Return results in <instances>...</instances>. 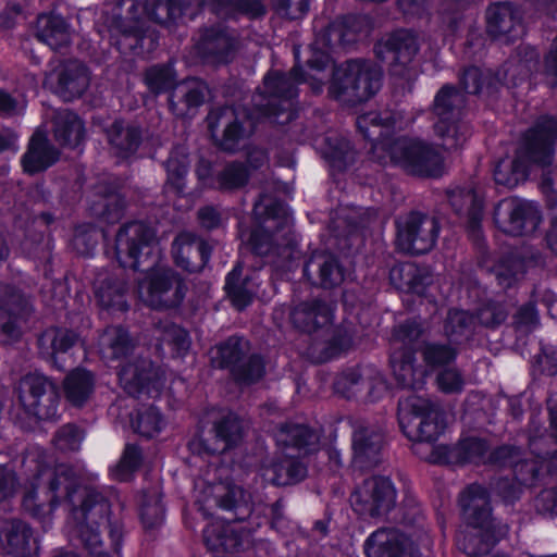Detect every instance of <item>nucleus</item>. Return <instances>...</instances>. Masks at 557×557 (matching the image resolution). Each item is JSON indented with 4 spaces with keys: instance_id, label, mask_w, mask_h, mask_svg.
I'll list each match as a JSON object with an SVG mask.
<instances>
[{
    "instance_id": "obj_7",
    "label": "nucleus",
    "mask_w": 557,
    "mask_h": 557,
    "mask_svg": "<svg viewBox=\"0 0 557 557\" xmlns=\"http://www.w3.org/2000/svg\"><path fill=\"white\" fill-rule=\"evenodd\" d=\"M370 20L366 15H348L333 22L317 35L308 61L311 69L321 71L331 61L330 51L336 45H349L370 33Z\"/></svg>"
},
{
    "instance_id": "obj_15",
    "label": "nucleus",
    "mask_w": 557,
    "mask_h": 557,
    "mask_svg": "<svg viewBox=\"0 0 557 557\" xmlns=\"http://www.w3.org/2000/svg\"><path fill=\"white\" fill-rule=\"evenodd\" d=\"M18 400L26 413L41 420L57 413L58 394L51 381L42 374L24 376L18 385Z\"/></svg>"
},
{
    "instance_id": "obj_40",
    "label": "nucleus",
    "mask_w": 557,
    "mask_h": 557,
    "mask_svg": "<svg viewBox=\"0 0 557 557\" xmlns=\"http://www.w3.org/2000/svg\"><path fill=\"white\" fill-rule=\"evenodd\" d=\"M313 269L318 272V283L324 288L335 287L344 281V270L333 256L324 255L312 258L306 265L305 273L309 274Z\"/></svg>"
},
{
    "instance_id": "obj_60",
    "label": "nucleus",
    "mask_w": 557,
    "mask_h": 557,
    "mask_svg": "<svg viewBox=\"0 0 557 557\" xmlns=\"http://www.w3.org/2000/svg\"><path fill=\"white\" fill-rule=\"evenodd\" d=\"M248 180L246 169L240 164H230L219 174L218 182L223 189L243 186Z\"/></svg>"
},
{
    "instance_id": "obj_38",
    "label": "nucleus",
    "mask_w": 557,
    "mask_h": 557,
    "mask_svg": "<svg viewBox=\"0 0 557 557\" xmlns=\"http://www.w3.org/2000/svg\"><path fill=\"white\" fill-rule=\"evenodd\" d=\"M277 445L299 453L313 450L319 443V434L305 425H287L276 433Z\"/></svg>"
},
{
    "instance_id": "obj_45",
    "label": "nucleus",
    "mask_w": 557,
    "mask_h": 557,
    "mask_svg": "<svg viewBox=\"0 0 557 557\" xmlns=\"http://www.w3.org/2000/svg\"><path fill=\"white\" fill-rule=\"evenodd\" d=\"M206 545L211 550H234L240 545L235 530L221 520H213L203 530Z\"/></svg>"
},
{
    "instance_id": "obj_61",
    "label": "nucleus",
    "mask_w": 557,
    "mask_h": 557,
    "mask_svg": "<svg viewBox=\"0 0 557 557\" xmlns=\"http://www.w3.org/2000/svg\"><path fill=\"white\" fill-rule=\"evenodd\" d=\"M487 450V445L479 438L463 440L458 446V456L463 461L478 462L483 459Z\"/></svg>"
},
{
    "instance_id": "obj_32",
    "label": "nucleus",
    "mask_w": 557,
    "mask_h": 557,
    "mask_svg": "<svg viewBox=\"0 0 557 557\" xmlns=\"http://www.w3.org/2000/svg\"><path fill=\"white\" fill-rule=\"evenodd\" d=\"M38 342L42 356L59 367V358L78 342V335L66 329L52 327L45 331Z\"/></svg>"
},
{
    "instance_id": "obj_18",
    "label": "nucleus",
    "mask_w": 557,
    "mask_h": 557,
    "mask_svg": "<svg viewBox=\"0 0 557 557\" xmlns=\"http://www.w3.org/2000/svg\"><path fill=\"white\" fill-rule=\"evenodd\" d=\"M335 389L347 398L361 396L370 401H376L387 393L388 387L376 368L364 366L348 370L338 376Z\"/></svg>"
},
{
    "instance_id": "obj_57",
    "label": "nucleus",
    "mask_w": 557,
    "mask_h": 557,
    "mask_svg": "<svg viewBox=\"0 0 557 557\" xmlns=\"http://www.w3.org/2000/svg\"><path fill=\"white\" fill-rule=\"evenodd\" d=\"M421 335L420 324L408 321L397 326L393 335L394 350L408 349L406 346L413 344Z\"/></svg>"
},
{
    "instance_id": "obj_51",
    "label": "nucleus",
    "mask_w": 557,
    "mask_h": 557,
    "mask_svg": "<svg viewBox=\"0 0 557 557\" xmlns=\"http://www.w3.org/2000/svg\"><path fill=\"white\" fill-rule=\"evenodd\" d=\"M475 325V318L463 310H450L445 322V333L448 337L458 341L468 337Z\"/></svg>"
},
{
    "instance_id": "obj_42",
    "label": "nucleus",
    "mask_w": 557,
    "mask_h": 557,
    "mask_svg": "<svg viewBox=\"0 0 557 557\" xmlns=\"http://www.w3.org/2000/svg\"><path fill=\"white\" fill-rule=\"evenodd\" d=\"M54 137L61 145L78 146L84 137L83 122L73 112H58L54 121Z\"/></svg>"
},
{
    "instance_id": "obj_13",
    "label": "nucleus",
    "mask_w": 557,
    "mask_h": 557,
    "mask_svg": "<svg viewBox=\"0 0 557 557\" xmlns=\"http://www.w3.org/2000/svg\"><path fill=\"white\" fill-rule=\"evenodd\" d=\"M397 244L409 253L430 251L437 239L440 226L434 218L419 212H410L396 220Z\"/></svg>"
},
{
    "instance_id": "obj_58",
    "label": "nucleus",
    "mask_w": 557,
    "mask_h": 557,
    "mask_svg": "<svg viewBox=\"0 0 557 557\" xmlns=\"http://www.w3.org/2000/svg\"><path fill=\"white\" fill-rule=\"evenodd\" d=\"M436 385L445 394H457L462 392L465 379L457 369L448 368L438 372Z\"/></svg>"
},
{
    "instance_id": "obj_41",
    "label": "nucleus",
    "mask_w": 557,
    "mask_h": 557,
    "mask_svg": "<svg viewBox=\"0 0 557 557\" xmlns=\"http://www.w3.org/2000/svg\"><path fill=\"white\" fill-rule=\"evenodd\" d=\"M319 149L332 166L338 170L346 168L355 159L349 141L335 134L325 136L319 143Z\"/></svg>"
},
{
    "instance_id": "obj_10",
    "label": "nucleus",
    "mask_w": 557,
    "mask_h": 557,
    "mask_svg": "<svg viewBox=\"0 0 557 557\" xmlns=\"http://www.w3.org/2000/svg\"><path fill=\"white\" fill-rule=\"evenodd\" d=\"M185 285L170 268L157 265L138 281V296L152 308H170L180 305L185 296Z\"/></svg>"
},
{
    "instance_id": "obj_27",
    "label": "nucleus",
    "mask_w": 557,
    "mask_h": 557,
    "mask_svg": "<svg viewBox=\"0 0 557 557\" xmlns=\"http://www.w3.org/2000/svg\"><path fill=\"white\" fill-rule=\"evenodd\" d=\"M293 324L304 332H314L332 322L333 308L314 300L298 305L292 312Z\"/></svg>"
},
{
    "instance_id": "obj_19",
    "label": "nucleus",
    "mask_w": 557,
    "mask_h": 557,
    "mask_svg": "<svg viewBox=\"0 0 557 557\" xmlns=\"http://www.w3.org/2000/svg\"><path fill=\"white\" fill-rule=\"evenodd\" d=\"M46 84L65 101L79 97L89 85V74L85 65L70 61L51 72Z\"/></svg>"
},
{
    "instance_id": "obj_59",
    "label": "nucleus",
    "mask_w": 557,
    "mask_h": 557,
    "mask_svg": "<svg viewBox=\"0 0 557 557\" xmlns=\"http://www.w3.org/2000/svg\"><path fill=\"white\" fill-rule=\"evenodd\" d=\"M423 356L429 366L440 367L453 361L456 351L449 345L429 344L424 347Z\"/></svg>"
},
{
    "instance_id": "obj_1",
    "label": "nucleus",
    "mask_w": 557,
    "mask_h": 557,
    "mask_svg": "<svg viewBox=\"0 0 557 557\" xmlns=\"http://www.w3.org/2000/svg\"><path fill=\"white\" fill-rule=\"evenodd\" d=\"M47 479L49 484L41 493L49 496L48 503L39 499L36 491H28L23 498V507L33 517L45 520L60 499L65 498L73 505L69 519L70 532L77 536L84 547L94 557H111L103 549L99 528L109 522L110 504L98 492L81 488L73 470L58 466L54 471H41L37 480Z\"/></svg>"
},
{
    "instance_id": "obj_9",
    "label": "nucleus",
    "mask_w": 557,
    "mask_h": 557,
    "mask_svg": "<svg viewBox=\"0 0 557 557\" xmlns=\"http://www.w3.org/2000/svg\"><path fill=\"white\" fill-rule=\"evenodd\" d=\"M305 79L299 66H294L288 75L280 73H270L264 77L263 89L255 99V104L259 113L267 117H278L281 113L286 112L287 116L283 121H289L292 114V99L297 96V85Z\"/></svg>"
},
{
    "instance_id": "obj_62",
    "label": "nucleus",
    "mask_w": 557,
    "mask_h": 557,
    "mask_svg": "<svg viewBox=\"0 0 557 557\" xmlns=\"http://www.w3.org/2000/svg\"><path fill=\"white\" fill-rule=\"evenodd\" d=\"M380 125L384 126H401L398 120L394 116L385 115L382 116L375 112H369L358 117L357 126L358 129L364 134L366 137H370L368 133L369 126L379 127Z\"/></svg>"
},
{
    "instance_id": "obj_55",
    "label": "nucleus",
    "mask_w": 557,
    "mask_h": 557,
    "mask_svg": "<svg viewBox=\"0 0 557 557\" xmlns=\"http://www.w3.org/2000/svg\"><path fill=\"white\" fill-rule=\"evenodd\" d=\"M160 339L162 344L170 346L176 356H183L190 346L186 331L175 324L165 325Z\"/></svg>"
},
{
    "instance_id": "obj_37",
    "label": "nucleus",
    "mask_w": 557,
    "mask_h": 557,
    "mask_svg": "<svg viewBox=\"0 0 557 557\" xmlns=\"http://www.w3.org/2000/svg\"><path fill=\"white\" fill-rule=\"evenodd\" d=\"M214 444L206 445L210 454L222 453L236 445L243 436V426L238 417L231 412L222 417L214 425Z\"/></svg>"
},
{
    "instance_id": "obj_25",
    "label": "nucleus",
    "mask_w": 557,
    "mask_h": 557,
    "mask_svg": "<svg viewBox=\"0 0 557 557\" xmlns=\"http://www.w3.org/2000/svg\"><path fill=\"white\" fill-rule=\"evenodd\" d=\"M411 349L394 350L391 356L393 374L398 384L405 388H418L423 385L426 370L416 366Z\"/></svg>"
},
{
    "instance_id": "obj_48",
    "label": "nucleus",
    "mask_w": 557,
    "mask_h": 557,
    "mask_svg": "<svg viewBox=\"0 0 557 557\" xmlns=\"http://www.w3.org/2000/svg\"><path fill=\"white\" fill-rule=\"evenodd\" d=\"M145 11L150 18L163 25L175 23L183 15L180 0H147Z\"/></svg>"
},
{
    "instance_id": "obj_20",
    "label": "nucleus",
    "mask_w": 557,
    "mask_h": 557,
    "mask_svg": "<svg viewBox=\"0 0 557 557\" xmlns=\"http://www.w3.org/2000/svg\"><path fill=\"white\" fill-rule=\"evenodd\" d=\"M119 377L123 388L133 396L158 393L162 386L159 370L147 359L128 362L120 370Z\"/></svg>"
},
{
    "instance_id": "obj_6",
    "label": "nucleus",
    "mask_w": 557,
    "mask_h": 557,
    "mask_svg": "<svg viewBox=\"0 0 557 557\" xmlns=\"http://www.w3.org/2000/svg\"><path fill=\"white\" fill-rule=\"evenodd\" d=\"M398 419L404 434L414 442H434L446 428L445 412L423 397L411 395L399 401Z\"/></svg>"
},
{
    "instance_id": "obj_16",
    "label": "nucleus",
    "mask_w": 557,
    "mask_h": 557,
    "mask_svg": "<svg viewBox=\"0 0 557 557\" xmlns=\"http://www.w3.org/2000/svg\"><path fill=\"white\" fill-rule=\"evenodd\" d=\"M246 341L239 337H231L213 350V360L219 367H232V373L236 381L243 384H251L260 380L264 373V364L260 357L253 356L243 361L246 349Z\"/></svg>"
},
{
    "instance_id": "obj_49",
    "label": "nucleus",
    "mask_w": 557,
    "mask_h": 557,
    "mask_svg": "<svg viewBox=\"0 0 557 557\" xmlns=\"http://www.w3.org/2000/svg\"><path fill=\"white\" fill-rule=\"evenodd\" d=\"M5 305L10 306V309H0V326L10 338H16L21 333L22 312L26 310L27 304L20 296L13 295Z\"/></svg>"
},
{
    "instance_id": "obj_17",
    "label": "nucleus",
    "mask_w": 557,
    "mask_h": 557,
    "mask_svg": "<svg viewBox=\"0 0 557 557\" xmlns=\"http://www.w3.org/2000/svg\"><path fill=\"white\" fill-rule=\"evenodd\" d=\"M396 493L386 478H370L351 495L354 510L361 516L376 517L388 512L395 505Z\"/></svg>"
},
{
    "instance_id": "obj_3",
    "label": "nucleus",
    "mask_w": 557,
    "mask_h": 557,
    "mask_svg": "<svg viewBox=\"0 0 557 557\" xmlns=\"http://www.w3.org/2000/svg\"><path fill=\"white\" fill-rule=\"evenodd\" d=\"M463 517L475 532L457 535L458 546L471 557H480L507 533V525L495 524L491 519L490 500L481 485H470L460 497Z\"/></svg>"
},
{
    "instance_id": "obj_24",
    "label": "nucleus",
    "mask_w": 557,
    "mask_h": 557,
    "mask_svg": "<svg viewBox=\"0 0 557 557\" xmlns=\"http://www.w3.org/2000/svg\"><path fill=\"white\" fill-rule=\"evenodd\" d=\"M202 494L197 498V503L205 517L209 516L207 509H210L212 505L231 510L246 504L245 492L239 486L230 483L210 484L203 488Z\"/></svg>"
},
{
    "instance_id": "obj_35",
    "label": "nucleus",
    "mask_w": 557,
    "mask_h": 557,
    "mask_svg": "<svg viewBox=\"0 0 557 557\" xmlns=\"http://www.w3.org/2000/svg\"><path fill=\"white\" fill-rule=\"evenodd\" d=\"M383 443L382 430L374 424L359 422L352 434V448L356 459H368L375 456Z\"/></svg>"
},
{
    "instance_id": "obj_30",
    "label": "nucleus",
    "mask_w": 557,
    "mask_h": 557,
    "mask_svg": "<svg viewBox=\"0 0 557 557\" xmlns=\"http://www.w3.org/2000/svg\"><path fill=\"white\" fill-rule=\"evenodd\" d=\"M58 159V151L49 144L47 137L36 132L29 141L28 149L22 159L26 173L41 172L52 165Z\"/></svg>"
},
{
    "instance_id": "obj_5",
    "label": "nucleus",
    "mask_w": 557,
    "mask_h": 557,
    "mask_svg": "<svg viewBox=\"0 0 557 557\" xmlns=\"http://www.w3.org/2000/svg\"><path fill=\"white\" fill-rule=\"evenodd\" d=\"M380 88V69L366 61L351 60L334 70L329 92L343 102L356 103L370 99Z\"/></svg>"
},
{
    "instance_id": "obj_29",
    "label": "nucleus",
    "mask_w": 557,
    "mask_h": 557,
    "mask_svg": "<svg viewBox=\"0 0 557 557\" xmlns=\"http://www.w3.org/2000/svg\"><path fill=\"white\" fill-rule=\"evenodd\" d=\"M0 539L5 542L8 553L16 557H26L37 550L29 528L18 520L1 522Z\"/></svg>"
},
{
    "instance_id": "obj_8",
    "label": "nucleus",
    "mask_w": 557,
    "mask_h": 557,
    "mask_svg": "<svg viewBox=\"0 0 557 557\" xmlns=\"http://www.w3.org/2000/svg\"><path fill=\"white\" fill-rule=\"evenodd\" d=\"M419 50L418 37L409 30H397L375 47L376 55L391 64L395 85L410 90L414 70L410 66Z\"/></svg>"
},
{
    "instance_id": "obj_2",
    "label": "nucleus",
    "mask_w": 557,
    "mask_h": 557,
    "mask_svg": "<svg viewBox=\"0 0 557 557\" xmlns=\"http://www.w3.org/2000/svg\"><path fill=\"white\" fill-rule=\"evenodd\" d=\"M556 139L557 121L540 119L521 138L516 154L497 163L494 171L496 184L512 188L527 178L531 164H550Z\"/></svg>"
},
{
    "instance_id": "obj_26",
    "label": "nucleus",
    "mask_w": 557,
    "mask_h": 557,
    "mask_svg": "<svg viewBox=\"0 0 557 557\" xmlns=\"http://www.w3.org/2000/svg\"><path fill=\"white\" fill-rule=\"evenodd\" d=\"M298 457L299 455L284 453L277 461L262 469L263 480L274 485H288L301 481L307 474V469Z\"/></svg>"
},
{
    "instance_id": "obj_39",
    "label": "nucleus",
    "mask_w": 557,
    "mask_h": 557,
    "mask_svg": "<svg viewBox=\"0 0 557 557\" xmlns=\"http://www.w3.org/2000/svg\"><path fill=\"white\" fill-rule=\"evenodd\" d=\"M99 352L107 361L119 360L131 349L127 332L121 326H109L99 336Z\"/></svg>"
},
{
    "instance_id": "obj_34",
    "label": "nucleus",
    "mask_w": 557,
    "mask_h": 557,
    "mask_svg": "<svg viewBox=\"0 0 557 557\" xmlns=\"http://www.w3.org/2000/svg\"><path fill=\"white\" fill-rule=\"evenodd\" d=\"M36 35L40 41L53 50L69 45L71 40L69 25L63 17L54 14H41L38 16Z\"/></svg>"
},
{
    "instance_id": "obj_23",
    "label": "nucleus",
    "mask_w": 557,
    "mask_h": 557,
    "mask_svg": "<svg viewBox=\"0 0 557 557\" xmlns=\"http://www.w3.org/2000/svg\"><path fill=\"white\" fill-rule=\"evenodd\" d=\"M173 256L178 267L189 271L203 268L210 257V247L190 234H181L173 243Z\"/></svg>"
},
{
    "instance_id": "obj_36",
    "label": "nucleus",
    "mask_w": 557,
    "mask_h": 557,
    "mask_svg": "<svg viewBox=\"0 0 557 557\" xmlns=\"http://www.w3.org/2000/svg\"><path fill=\"white\" fill-rule=\"evenodd\" d=\"M125 284L113 277L100 274L95 282V295L98 304L106 309L113 311H125Z\"/></svg>"
},
{
    "instance_id": "obj_11",
    "label": "nucleus",
    "mask_w": 557,
    "mask_h": 557,
    "mask_svg": "<svg viewBox=\"0 0 557 557\" xmlns=\"http://www.w3.org/2000/svg\"><path fill=\"white\" fill-rule=\"evenodd\" d=\"M115 251L122 267L138 270L144 259L158 257V247L154 243V232L141 222H132L124 225L116 235Z\"/></svg>"
},
{
    "instance_id": "obj_22",
    "label": "nucleus",
    "mask_w": 557,
    "mask_h": 557,
    "mask_svg": "<svg viewBox=\"0 0 557 557\" xmlns=\"http://www.w3.org/2000/svg\"><path fill=\"white\" fill-rule=\"evenodd\" d=\"M368 557H418L413 543L394 529L373 532L364 544Z\"/></svg>"
},
{
    "instance_id": "obj_47",
    "label": "nucleus",
    "mask_w": 557,
    "mask_h": 557,
    "mask_svg": "<svg viewBox=\"0 0 557 557\" xmlns=\"http://www.w3.org/2000/svg\"><path fill=\"white\" fill-rule=\"evenodd\" d=\"M94 376L84 369L72 371L64 381L66 398L75 406L83 405L94 391Z\"/></svg>"
},
{
    "instance_id": "obj_52",
    "label": "nucleus",
    "mask_w": 557,
    "mask_h": 557,
    "mask_svg": "<svg viewBox=\"0 0 557 557\" xmlns=\"http://www.w3.org/2000/svg\"><path fill=\"white\" fill-rule=\"evenodd\" d=\"M188 159L184 152L174 151L165 163L168 184L177 193L184 188L185 176L188 171Z\"/></svg>"
},
{
    "instance_id": "obj_64",
    "label": "nucleus",
    "mask_w": 557,
    "mask_h": 557,
    "mask_svg": "<svg viewBox=\"0 0 557 557\" xmlns=\"http://www.w3.org/2000/svg\"><path fill=\"white\" fill-rule=\"evenodd\" d=\"M123 201L119 195L110 194L104 196V203L100 209L92 208L96 215L103 216L109 222H114L121 218Z\"/></svg>"
},
{
    "instance_id": "obj_63",
    "label": "nucleus",
    "mask_w": 557,
    "mask_h": 557,
    "mask_svg": "<svg viewBox=\"0 0 557 557\" xmlns=\"http://www.w3.org/2000/svg\"><path fill=\"white\" fill-rule=\"evenodd\" d=\"M140 517L147 529H153L160 525L164 517V510L160 499L156 498L151 503L143 505Z\"/></svg>"
},
{
    "instance_id": "obj_33",
    "label": "nucleus",
    "mask_w": 557,
    "mask_h": 557,
    "mask_svg": "<svg viewBox=\"0 0 557 557\" xmlns=\"http://www.w3.org/2000/svg\"><path fill=\"white\" fill-rule=\"evenodd\" d=\"M207 87L202 82L189 79L175 86L170 96V104L178 115H185L190 110L202 104Z\"/></svg>"
},
{
    "instance_id": "obj_54",
    "label": "nucleus",
    "mask_w": 557,
    "mask_h": 557,
    "mask_svg": "<svg viewBox=\"0 0 557 557\" xmlns=\"http://www.w3.org/2000/svg\"><path fill=\"white\" fill-rule=\"evenodd\" d=\"M146 84L153 92H162L172 88L175 75L171 66H152L146 73Z\"/></svg>"
},
{
    "instance_id": "obj_56",
    "label": "nucleus",
    "mask_w": 557,
    "mask_h": 557,
    "mask_svg": "<svg viewBox=\"0 0 557 557\" xmlns=\"http://www.w3.org/2000/svg\"><path fill=\"white\" fill-rule=\"evenodd\" d=\"M84 438L83 432L73 424L63 425L54 435V446L63 451L77 450Z\"/></svg>"
},
{
    "instance_id": "obj_46",
    "label": "nucleus",
    "mask_w": 557,
    "mask_h": 557,
    "mask_svg": "<svg viewBox=\"0 0 557 557\" xmlns=\"http://www.w3.org/2000/svg\"><path fill=\"white\" fill-rule=\"evenodd\" d=\"M449 201L457 212L468 214L470 227L475 231L482 218L483 200L472 189L458 188L450 193Z\"/></svg>"
},
{
    "instance_id": "obj_14",
    "label": "nucleus",
    "mask_w": 557,
    "mask_h": 557,
    "mask_svg": "<svg viewBox=\"0 0 557 557\" xmlns=\"http://www.w3.org/2000/svg\"><path fill=\"white\" fill-rule=\"evenodd\" d=\"M494 221L503 233L511 236H524L539 227L541 215L533 202L511 197L503 199L496 206Z\"/></svg>"
},
{
    "instance_id": "obj_50",
    "label": "nucleus",
    "mask_w": 557,
    "mask_h": 557,
    "mask_svg": "<svg viewBox=\"0 0 557 557\" xmlns=\"http://www.w3.org/2000/svg\"><path fill=\"white\" fill-rule=\"evenodd\" d=\"M165 425L159 410L154 407H148L138 411L136 418L133 420L135 431L145 437H153Z\"/></svg>"
},
{
    "instance_id": "obj_43",
    "label": "nucleus",
    "mask_w": 557,
    "mask_h": 557,
    "mask_svg": "<svg viewBox=\"0 0 557 557\" xmlns=\"http://www.w3.org/2000/svg\"><path fill=\"white\" fill-rule=\"evenodd\" d=\"M109 141L114 152L126 158L134 153L140 143V131L131 125H124L122 122H114L108 131Z\"/></svg>"
},
{
    "instance_id": "obj_44",
    "label": "nucleus",
    "mask_w": 557,
    "mask_h": 557,
    "mask_svg": "<svg viewBox=\"0 0 557 557\" xmlns=\"http://www.w3.org/2000/svg\"><path fill=\"white\" fill-rule=\"evenodd\" d=\"M242 275L240 264H237L226 276L225 289L233 305L242 310L246 308L257 294V284L250 277L239 282Z\"/></svg>"
},
{
    "instance_id": "obj_53",
    "label": "nucleus",
    "mask_w": 557,
    "mask_h": 557,
    "mask_svg": "<svg viewBox=\"0 0 557 557\" xmlns=\"http://www.w3.org/2000/svg\"><path fill=\"white\" fill-rule=\"evenodd\" d=\"M141 462L140 450L132 444L125 446L119 463L111 469V475L119 481L128 480Z\"/></svg>"
},
{
    "instance_id": "obj_28",
    "label": "nucleus",
    "mask_w": 557,
    "mask_h": 557,
    "mask_svg": "<svg viewBox=\"0 0 557 557\" xmlns=\"http://www.w3.org/2000/svg\"><path fill=\"white\" fill-rule=\"evenodd\" d=\"M486 21L488 33L496 38H512L518 35V30L521 28V17L518 10L507 3L490 7Z\"/></svg>"
},
{
    "instance_id": "obj_31",
    "label": "nucleus",
    "mask_w": 557,
    "mask_h": 557,
    "mask_svg": "<svg viewBox=\"0 0 557 557\" xmlns=\"http://www.w3.org/2000/svg\"><path fill=\"white\" fill-rule=\"evenodd\" d=\"M198 48L212 62H227L235 51V37L225 29L211 28L203 34Z\"/></svg>"
},
{
    "instance_id": "obj_4",
    "label": "nucleus",
    "mask_w": 557,
    "mask_h": 557,
    "mask_svg": "<svg viewBox=\"0 0 557 557\" xmlns=\"http://www.w3.org/2000/svg\"><path fill=\"white\" fill-rule=\"evenodd\" d=\"M372 152L381 162L399 165L410 174L437 176L443 171V159L431 146L417 139H380L372 145Z\"/></svg>"
},
{
    "instance_id": "obj_12",
    "label": "nucleus",
    "mask_w": 557,
    "mask_h": 557,
    "mask_svg": "<svg viewBox=\"0 0 557 557\" xmlns=\"http://www.w3.org/2000/svg\"><path fill=\"white\" fill-rule=\"evenodd\" d=\"M450 96L455 108L465 106V94L453 86H444L436 95L434 100V112L437 121L434 124V132L441 140V145L446 150H455L461 147L469 134V127L460 119H448L449 108L446 103V97Z\"/></svg>"
},
{
    "instance_id": "obj_21",
    "label": "nucleus",
    "mask_w": 557,
    "mask_h": 557,
    "mask_svg": "<svg viewBox=\"0 0 557 557\" xmlns=\"http://www.w3.org/2000/svg\"><path fill=\"white\" fill-rule=\"evenodd\" d=\"M208 121L212 134L218 128L223 127L220 146L227 151L235 150L238 143L253 129V122L250 119L242 120L233 108L212 111L208 116Z\"/></svg>"
}]
</instances>
